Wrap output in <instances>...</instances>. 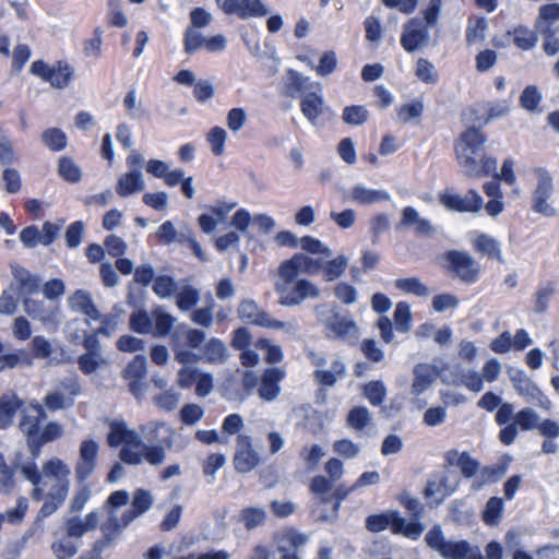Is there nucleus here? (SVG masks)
<instances>
[{"label": "nucleus", "mask_w": 559, "mask_h": 559, "mask_svg": "<svg viewBox=\"0 0 559 559\" xmlns=\"http://www.w3.org/2000/svg\"><path fill=\"white\" fill-rule=\"evenodd\" d=\"M200 300V292L191 285L183 286L176 295V305L181 311H189Z\"/></svg>", "instance_id": "ea45409f"}, {"label": "nucleus", "mask_w": 559, "mask_h": 559, "mask_svg": "<svg viewBox=\"0 0 559 559\" xmlns=\"http://www.w3.org/2000/svg\"><path fill=\"white\" fill-rule=\"evenodd\" d=\"M364 394L371 405L379 406L385 399L386 390L381 381H370L365 385Z\"/></svg>", "instance_id": "13d9d810"}, {"label": "nucleus", "mask_w": 559, "mask_h": 559, "mask_svg": "<svg viewBox=\"0 0 559 559\" xmlns=\"http://www.w3.org/2000/svg\"><path fill=\"white\" fill-rule=\"evenodd\" d=\"M239 318L248 324L264 326V328H282L283 323L280 321L271 320L269 314L261 310L253 300H243L238 307Z\"/></svg>", "instance_id": "dca6fc26"}, {"label": "nucleus", "mask_w": 559, "mask_h": 559, "mask_svg": "<svg viewBox=\"0 0 559 559\" xmlns=\"http://www.w3.org/2000/svg\"><path fill=\"white\" fill-rule=\"evenodd\" d=\"M152 289L159 298H167L176 292L177 283L169 275H158L153 282Z\"/></svg>", "instance_id": "6e6d98bb"}, {"label": "nucleus", "mask_w": 559, "mask_h": 559, "mask_svg": "<svg viewBox=\"0 0 559 559\" xmlns=\"http://www.w3.org/2000/svg\"><path fill=\"white\" fill-rule=\"evenodd\" d=\"M183 47L186 53L192 55L201 48H205V37L192 27H188L185 32Z\"/></svg>", "instance_id": "bf43d9fd"}, {"label": "nucleus", "mask_w": 559, "mask_h": 559, "mask_svg": "<svg viewBox=\"0 0 559 559\" xmlns=\"http://www.w3.org/2000/svg\"><path fill=\"white\" fill-rule=\"evenodd\" d=\"M29 72L56 90L68 87L74 78L73 67L66 60H57L52 64L40 59L35 60L31 64Z\"/></svg>", "instance_id": "20e7f679"}, {"label": "nucleus", "mask_w": 559, "mask_h": 559, "mask_svg": "<svg viewBox=\"0 0 559 559\" xmlns=\"http://www.w3.org/2000/svg\"><path fill=\"white\" fill-rule=\"evenodd\" d=\"M332 370H316L314 379L324 386H333L337 378H343L346 371V367L344 362L340 359H336L331 365Z\"/></svg>", "instance_id": "f704fd0d"}, {"label": "nucleus", "mask_w": 559, "mask_h": 559, "mask_svg": "<svg viewBox=\"0 0 559 559\" xmlns=\"http://www.w3.org/2000/svg\"><path fill=\"white\" fill-rule=\"evenodd\" d=\"M555 284L552 282L547 283L545 286L539 287L534 294V311L536 313H543L547 310L550 298L555 294Z\"/></svg>", "instance_id": "603ef678"}, {"label": "nucleus", "mask_w": 559, "mask_h": 559, "mask_svg": "<svg viewBox=\"0 0 559 559\" xmlns=\"http://www.w3.org/2000/svg\"><path fill=\"white\" fill-rule=\"evenodd\" d=\"M477 406L487 412L497 409L495 420L497 425L503 426L513 417V405L511 403H501V397L493 392H486L477 402Z\"/></svg>", "instance_id": "f3484780"}, {"label": "nucleus", "mask_w": 559, "mask_h": 559, "mask_svg": "<svg viewBox=\"0 0 559 559\" xmlns=\"http://www.w3.org/2000/svg\"><path fill=\"white\" fill-rule=\"evenodd\" d=\"M260 455L253 449L252 438L248 435H238L233 463L237 472L246 474L260 464Z\"/></svg>", "instance_id": "6e6552de"}, {"label": "nucleus", "mask_w": 559, "mask_h": 559, "mask_svg": "<svg viewBox=\"0 0 559 559\" xmlns=\"http://www.w3.org/2000/svg\"><path fill=\"white\" fill-rule=\"evenodd\" d=\"M84 234V223L75 221L71 223L66 230V243L68 248H76L80 246Z\"/></svg>", "instance_id": "69168bd1"}, {"label": "nucleus", "mask_w": 559, "mask_h": 559, "mask_svg": "<svg viewBox=\"0 0 559 559\" xmlns=\"http://www.w3.org/2000/svg\"><path fill=\"white\" fill-rule=\"evenodd\" d=\"M24 402L15 394L0 396V428L5 429L13 423L14 416Z\"/></svg>", "instance_id": "cd10ccee"}, {"label": "nucleus", "mask_w": 559, "mask_h": 559, "mask_svg": "<svg viewBox=\"0 0 559 559\" xmlns=\"http://www.w3.org/2000/svg\"><path fill=\"white\" fill-rule=\"evenodd\" d=\"M70 307L80 311L92 320H99L100 312L94 305L93 299L86 290L78 289L69 299Z\"/></svg>", "instance_id": "a878e982"}, {"label": "nucleus", "mask_w": 559, "mask_h": 559, "mask_svg": "<svg viewBox=\"0 0 559 559\" xmlns=\"http://www.w3.org/2000/svg\"><path fill=\"white\" fill-rule=\"evenodd\" d=\"M473 248L476 252L486 255L488 259L503 263L500 245L495 238L486 234H480L473 241Z\"/></svg>", "instance_id": "c85d7f7f"}, {"label": "nucleus", "mask_w": 559, "mask_h": 559, "mask_svg": "<svg viewBox=\"0 0 559 559\" xmlns=\"http://www.w3.org/2000/svg\"><path fill=\"white\" fill-rule=\"evenodd\" d=\"M143 177H120L116 190L120 197H129L144 189Z\"/></svg>", "instance_id": "4d7b16f0"}, {"label": "nucleus", "mask_w": 559, "mask_h": 559, "mask_svg": "<svg viewBox=\"0 0 559 559\" xmlns=\"http://www.w3.org/2000/svg\"><path fill=\"white\" fill-rule=\"evenodd\" d=\"M323 104L321 95L309 92L301 97L300 110L310 122L314 123L323 112Z\"/></svg>", "instance_id": "7c9ffc66"}, {"label": "nucleus", "mask_w": 559, "mask_h": 559, "mask_svg": "<svg viewBox=\"0 0 559 559\" xmlns=\"http://www.w3.org/2000/svg\"><path fill=\"white\" fill-rule=\"evenodd\" d=\"M342 119L350 126H360L368 119V110L361 105L346 106L343 109Z\"/></svg>", "instance_id": "5fc2aeb1"}, {"label": "nucleus", "mask_w": 559, "mask_h": 559, "mask_svg": "<svg viewBox=\"0 0 559 559\" xmlns=\"http://www.w3.org/2000/svg\"><path fill=\"white\" fill-rule=\"evenodd\" d=\"M301 264L295 253L290 259L283 261L278 266L280 282L276 283V292L284 295L289 286L298 277L301 271Z\"/></svg>", "instance_id": "393cba45"}, {"label": "nucleus", "mask_w": 559, "mask_h": 559, "mask_svg": "<svg viewBox=\"0 0 559 559\" xmlns=\"http://www.w3.org/2000/svg\"><path fill=\"white\" fill-rule=\"evenodd\" d=\"M284 377L285 372L282 369L276 367L266 368L260 379L259 396L267 402L275 400L280 394V382Z\"/></svg>", "instance_id": "6ab92c4d"}, {"label": "nucleus", "mask_w": 559, "mask_h": 559, "mask_svg": "<svg viewBox=\"0 0 559 559\" xmlns=\"http://www.w3.org/2000/svg\"><path fill=\"white\" fill-rule=\"evenodd\" d=\"M141 452H135L130 448L122 447L119 452L120 460L128 465H140L143 461H146L151 465H159L165 461L166 453L163 445H147L143 442L140 445Z\"/></svg>", "instance_id": "9d476101"}, {"label": "nucleus", "mask_w": 559, "mask_h": 559, "mask_svg": "<svg viewBox=\"0 0 559 559\" xmlns=\"http://www.w3.org/2000/svg\"><path fill=\"white\" fill-rule=\"evenodd\" d=\"M266 521V512L262 508L246 507L240 511V522L247 531L261 526Z\"/></svg>", "instance_id": "58836bf2"}, {"label": "nucleus", "mask_w": 559, "mask_h": 559, "mask_svg": "<svg viewBox=\"0 0 559 559\" xmlns=\"http://www.w3.org/2000/svg\"><path fill=\"white\" fill-rule=\"evenodd\" d=\"M416 76L424 83L433 84L438 81V74L430 61L419 58L416 63Z\"/></svg>", "instance_id": "e2e57ef3"}, {"label": "nucleus", "mask_w": 559, "mask_h": 559, "mask_svg": "<svg viewBox=\"0 0 559 559\" xmlns=\"http://www.w3.org/2000/svg\"><path fill=\"white\" fill-rule=\"evenodd\" d=\"M154 499L152 493L143 488H138L133 492L131 508L123 512L121 521L124 525H128L136 518L144 514L153 506Z\"/></svg>", "instance_id": "412c9836"}, {"label": "nucleus", "mask_w": 559, "mask_h": 559, "mask_svg": "<svg viewBox=\"0 0 559 559\" xmlns=\"http://www.w3.org/2000/svg\"><path fill=\"white\" fill-rule=\"evenodd\" d=\"M145 374L146 358L143 355L134 356L122 371V377L128 381L130 392L135 396L142 392V380Z\"/></svg>", "instance_id": "a211bd4d"}, {"label": "nucleus", "mask_w": 559, "mask_h": 559, "mask_svg": "<svg viewBox=\"0 0 559 559\" xmlns=\"http://www.w3.org/2000/svg\"><path fill=\"white\" fill-rule=\"evenodd\" d=\"M130 329L139 334H147L152 332V319L146 310L140 309L133 311L129 320Z\"/></svg>", "instance_id": "c03bdc74"}, {"label": "nucleus", "mask_w": 559, "mask_h": 559, "mask_svg": "<svg viewBox=\"0 0 559 559\" xmlns=\"http://www.w3.org/2000/svg\"><path fill=\"white\" fill-rule=\"evenodd\" d=\"M413 372L412 394L419 396L432 384L436 379V372L435 369L427 364H417Z\"/></svg>", "instance_id": "bb28decb"}, {"label": "nucleus", "mask_w": 559, "mask_h": 559, "mask_svg": "<svg viewBox=\"0 0 559 559\" xmlns=\"http://www.w3.org/2000/svg\"><path fill=\"white\" fill-rule=\"evenodd\" d=\"M552 193V182L551 177H540L538 181L537 188L533 194V210L536 213L543 214L545 216H554L556 214L555 209H552L547 200L550 198Z\"/></svg>", "instance_id": "5701e85b"}, {"label": "nucleus", "mask_w": 559, "mask_h": 559, "mask_svg": "<svg viewBox=\"0 0 559 559\" xmlns=\"http://www.w3.org/2000/svg\"><path fill=\"white\" fill-rule=\"evenodd\" d=\"M423 112L424 104L421 100H413L411 103L403 104L397 110L400 119L404 122H407L411 119L419 118Z\"/></svg>", "instance_id": "338daca9"}, {"label": "nucleus", "mask_w": 559, "mask_h": 559, "mask_svg": "<svg viewBox=\"0 0 559 559\" xmlns=\"http://www.w3.org/2000/svg\"><path fill=\"white\" fill-rule=\"evenodd\" d=\"M399 501L409 513L411 521L408 523H417L421 526L424 531L425 526L420 522V519L423 518L424 514V506L416 498L411 497L406 493L400 496Z\"/></svg>", "instance_id": "49530a36"}, {"label": "nucleus", "mask_w": 559, "mask_h": 559, "mask_svg": "<svg viewBox=\"0 0 559 559\" xmlns=\"http://www.w3.org/2000/svg\"><path fill=\"white\" fill-rule=\"evenodd\" d=\"M395 286L404 293L413 294L418 297L428 295V287L417 277L399 278L395 281Z\"/></svg>", "instance_id": "864d4df0"}, {"label": "nucleus", "mask_w": 559, "mask_h": 559, "mask_svg": "<svg viewBox=\"0 0 559 559\" xmlns=\"http://www.w3.org/2000/svg\"><path fill=\"white\" fill-rule=\"evenodd\" d=\"M443 258L444 267L452 276L467 285L478 282L481 266L468 252L452 249L448 250Z\"/></svg>", "instance_id": "39448f33"}, {"label": "nucleus", "mask_w": 559, "mask_h": 559, "mask_svg": "<svg viewBox=\"0 0 559 559\" xmlns=\"http://www.w3.org/2000/svg\"><path fill=\"white\" fill-rule=\"evenodd\" d=\"M180 420L188 426L197 424L204 415L203 408L194 403L185 404L180 409Z\"/></svg>", "instance_id": "0e129e2a"}, {"label": "nucleus", "mask_w": 559, "mask_h": 559, "mask_svg": "<svg viewBox=\"0 0 559 559\" xmlns=\"http://www.w3.org/2000/svg\"><path fill=\"white\" fill-rule=\"evenodd\" d=\"M507 35L512 36L514 46L524 51L533 49L538 41L537 32L525 25H516L513 29L508 31Z\"/></svg>", "instance_id": "c756f323"}, {"label": "nucleus", "mask_w": 559, "mask_h": 559, "mask_svg": "<svg viewBox=\"0 0 559 559\" xmlns=\"http://www.w3.org/2000/svg\"><path fill=\"white\" fill-rule=\"evenodd\" d=\"M154 318V331L153 334L157 337L167 336L175 324V318L162 309H156L152 312Z\"/></svg>", "instance_id": "a19ab883"}, {"label": "nucleus", "mask_w": 559, "mask_h": 559, "mask_svg": "<svg viewBox=\"0 0 559 559\" xmlns=\"http://www.w3.org/2000/svg\"><path fill=\"white\" fill-rule=\"evenodd\" d=\"M370 421V415L366 407L355 406L347 415V424L357 430H362Z\"/></svg>", "instance_id": "680f3d73"}, {"label": "nucleus", "mask_w": 559, "mask_h": 559, "mask_svg": "<svg viewBox=\"0 0 559 559\" xmlns=\"http://www.w3.org/2000/svg\"><path fill=\"white\" fill-rule=\"evenodd\" d=\"M25 312L33 319L39 320L44 323L50 322L55 318V311L47 309L46 305L41 300H34L26 298L23 301Z\"/></svg>", "instance_id": "72a5a7b5"}, {"label": "nucleus", "mask_w": 559, "mask_h": 559, "mask_svg": "<svg viewBox=\"0 0 559 559\" xmlns=\"http://www.w3.org/2000/svg\"><path fill=\"white\" fill-rule=\"evenodd\" d=\"M324 452L319 444H312L310 448L304 447L300 456L305 461L308 469H314L320 463Z\"/></svg>", "instance_id": "774afa93"}, {"label": "nucleus", "mask_w": 559, "mask_h": 559, "mask_svg": "<svg viewBox=\"0 0 559 559\" xmlns=\"http://www.w3.org/2000/svg\"><path fill=\"white\" fill-rule=\"evenodd\" d=\"M346 267L347 259L344 255H337L323 264V277L326 282L335 281L345 272Z\"/></svg>", "instance_id": "de8ad7c7"}, {"label": "nucleus", "mask_w": 559, "mask_h": 559, "mask_svg": "<svg viewBox=\"0 0 559 559\" xmlns=\"http://www.w3.org/2000/svg\"><path fill=\"white\" fill-rule=\"evenodd\" d=\"M503 513V500L499 497H491L486 502L481 518L485 524L493 526L500 523Z\"/></svg>", "instance_id": "4c0bfd02"}, {"label": "nucleus", "mask_w": 559, "mask_h": 559, "mask_svg": "<svg viewBox=\"0 0 559 559\" xmlns=\"http://www.w3.org/2000/svg\"><path fill=\"white\" fill-rule=\"evenodd\" d=\"M41 142L52 152H61L68 145L67 134L59 128H48L41 133Z\"/></svg>", "instance_id": "c9c22d12"}, {"label": "nucleus", "mask_w": 559, "mask_h": 559, "mask_svg": "<svg viewBox=\"0 0 559 559\" xmlns=\"http://www.w3.org/2000/svg\"><path fill=\"white\" fill-rule=\"evenodd\" d=\"M107 444L110 448H118L121 444L127 448H139L143 445V441L139 433L133 429H129L123 420H112L109 424Z\"/></svg>", "instance_id": "4468645a"}, {"label": "nucleus", "mask_w": 559, "mask_h": 559, "mask_svg": "<svg viewBox=\"0 0 559 559\" xmlns=\"http://www.w3.org/2000/svg\"><path fill=\"white\" fill-rule=\"evenodd\" d=\"M366 528L372 533H380L390 530L394 535L416 540L423 534V528L417 523H406V520L397 511H385L378 514H371L366 519Z\"/></svg>", "instance_id": "7ed1b4c3"}, {"label": "nucleus", "mask_w": 559, "mask_h": 559, "mask_svg": "<svg viewBox=\"0 0 559 559\" xmlns=\"http://www.w3.org/2000/svg\"><path fill=\"white\" fill-rule=\"evenodd\" d=\"M318 297L319 289L308 280H299L293 288L287 286L284 295H281V304L285 306H294L300 304L305 298Z\"/></svg>", "instance_id": "4be33fe9"}, {"label": "nucleus", "mask_w": 559, "mask_h": 559, "mask_svg": "<svg viewBox=\"0 0 559 559\" xmlns=\"http://www.w3.org/2000/svg\"><path fill=\"white\" fill-rule=\"evenodd\" d=\"M12 288L22 301L37 294L41 288L40 277L23 266L12 267Z\"/></svg>", "instance_id": "ddd939ff"}, {"label": "nucleus", "mask_w": 559, "mask_h": 559, "mask_svg": "<svg viewBox=\"0 0 559 559\" xmlns=\"http://www.w3.org/2000/svg\"><path fill=\"white\" fill-rule=\"evenodd\" d=\"M485 134L475 127L467 128L455 144L459 163L465 167L474 168L485 144Z\"/></svg>", "instance_id": "0eeeda50"}, {"label": "nucleus", "mask_w": 559, "mask_h": 559, "mask_svg": "<svg viewBox=\"0 0 559 559\" xmlns=\"http://www.w3.org/2000/svg\"><path fill=\"white\" fill-rule=\"evenodd\" d=\"M429 33L427 26L423 25L418 20H411L404 25L401 35V46L405 51L412 53L427 43Z\"/></svg>", "instance_id": "2eb2a0df"}, {"label": "nucleus", "mask_w": 559, "mask_h": 559, "mask_svg": "<svg viewBox=\"0 0 559 559\" xmlns=\"http://www.w3.org/2000/svg\"><path fill=\"white\" fill-rule=\"evenodd\" d=\"M98 449L97 442L92 439L81 442L79 460L75 464V476L80 483H84L95 471Z\"/></svg>", "instance_id": "f8f14e48"}, {"label": "nucleus", "mask_w": 559, "mask_h": 559, "mask_svg": "<svg viewBox=\"0 0 559 559\" xmlns=\"http://www.w3.org/2000/svg\"><path fill=\"white\" fill-rule=\"evenodd\" d=\"M540 102H542V95L535 85L526 86L520 96L521 107L528 111L536 110L537 107L539 106Z\"/></svg>", "instance_id": "052dcab7"}, {"label": "nucleus", "mask_w": 559, "mask_h": 559, "mask_svg": "<svg viewBox=\"0 0 559 559\" xmlns=\"http://www.w3.org/2000/svg\"><path fill=\"white\" fill-rule=\"evenodd\" d=\"M203 358L210 364H222L227 358L224 343L216 337L210 338L203 347Z\"/></svg>", "instance_id": "e433bc0d"}, {"label": "nucleus", "mask_w": 559, "mask_h": 559, "mask_svg": "<svg viewBox=\"0 0 559 559\" xmlns=\"http://www.w3.org/2000/svg\"><path fill=\"white\" fill-rule=\"evenodd\" d=\"M21 473L34 486L31 491L32 499L44 500L38 512L39 518L50 516L64 503L70 489V469L62 460H48L39 472L32 456V461L21 466Z\"/></svg>", "instance_id": "f257e3e1"}, {"label": "nucleus", "mask_w": 559, "mask_h": 559, "mask_svg": "<svg viewBox=\"0 0 559 559\" xmlns=\"http://www.w3.org/2000/svg\"><path fill=\"white\" fill-rule=\"evenodd\" d=\"M512 383L516 392L524 397L527 402L542 403L545 397L543 391L537 384L528 378L524 371L519 370L512 378Z\"/></svg>", "instance_id": "b1692460"}, {"label": "nucleus", "mask_w": 559, "mask_h": 559, "mask_svg": "<svg viewBox=\"0 0 559 559\" xmlns=\"http://www.w3.org/2000/svg\"><path fill=\"white\" fill-rule=\"evenodd\" d=\"M353 198L360 204H372L376 202L386 201L389 194L382 190H368L362 187H356L353 190Z\"/></svg>", "instance_id": "a18cd8bd"}, {"label": "nucleus", "mask_w": 559, "mask_h": 559, "mask_svg": "<svg viewBox=\"0 0 559 559\" xmlns=\"http://www.w3.org/2000/svg\"><path fill=\"white\" fill-rule=\"evenodd\" d=\"M444 461L448 466H457L464 478L474 477L479 469V462L472 457L467 451L459 452L455 449H451L445 452Z\"/></svg>", "instance_id": "aec40b11"}, {"label": "nucleus", "mask_w": 559, "mask_h": 559, "mask_svg": "<svg viewBox=\"0 0 559 559\" xmlns=\"http://www.w3.org/2000/svg\"><path fill=\"white\" fill-rule=\"evenodd\" d=\"M326 328L340 340H346L357 332V326L353 320L340 317L338 314H335L328 321Z\"/></svg>", "instance_id": "473e14b6"}, {"label": "nucleus", "mask_w": 559, "mask_h": 559, "mask_svg": "<svg viewBox=\"0 0 559 559\" xmlns=\"http://www.w3.org/2000/svg\"><path fill=\"white\" fill-rule=\"evenodd\" d=\"M441 203L450 211L459 213H476L483 207V198L473 189L464 195L459 193H443L440 195Z\"/></svg>", "instance_id": "9b49d317"}, {"label": "nucleus", "mask_w": 559, "mask_h": 559, "mask_svg": "<svg viewBox=\"0 0 559 559\" xmlns=\"http://www.w3.org/2000/svg\"><path fill=\"white\" fill-rule=\"evenodd\" d=\"M3 348L4 346L0 341V371L14 369L19 365H32V357L25 349H17L14 353L3 354Z\"/></svg>", "instance_id": "2f4dec72"}, {"label": "nucleus", "mask_w": 559, "mask_h": 559, "mask_svg": "<svg viewBox=\"0 0 559 559\" xmlns=\"http://www.w3.org/2000/svg\"><path fill=\"white\" fill-rule=\"evenodd\" d=\"M46 418L47 414L38 402H32L21 408L19 428L25 436L29 453L34 459L39 456L46 443L59 439L63 433L62 426L57 421H49L40 431V426Z\"/></svg>", "instance_id": "f03ea898"}, {"label": "nucleus", "mask_w": 559, "mask_h": 559, "mask_svg": "<svg viewBox=\"0 0 559 559\" xmlns=\"http://www.w3.org/2000/svg\"><path fill=\"white\" fill-rule=\"evenodd\" d=\"M312 85L309 83V79L304 76L301 73L295 70L288 71V82L286 84L287 94L295 97L297 94H301L309 90Z\"/></svg>", "instance_id": "09e8293b"}, {"label": "nucleus", "mask_w": 559, "mask_h": 559, "mask_svg": "<svg viewBox=\"0 0 559 559\" xmlns=\"http://www.w3.org/2000/svg\"><path fill=\"white\" fill-rule=\"evenodd\" d=\"M395 329L399 332H408L412 326V312L409 305L406 301H400L396 304L394 314Z\"/></svg>", "instance_id": "37998d69"}, {"label": "nucleus", "mask_w": 559, "mask_h": 559, "mask_svg": "<svg viewBox=\"0 0 559 559\" xmlns=\"http://www.w3.org/2000/svg\"><path fill=\"white\" fill-rule=\"evenodd\" d=\"M512 418H514L513 423L516 424L518 428L523 431H530L537 428L539 419L537 413L530 407L522 408L515 415L513 414Z\"/></svg>", "instance_id": "3c124183"}, {"label": "nucleus", "mask_w": 559, "mask_h": 559, "mask_svg": "<svg viewBox=\"0 0 559 559\" xmlns=\"http://www.w3.org/2000/svg\"><path fill=\"white\" fill-rule=\"evenodd\" d=\"M559 21V3H548L539 8L536 28L540 31L544 26L552 27L554 23Z\"/></svg>", "instance_id": "8fccbe9b"}, {"label": "nucleus", "mask_w": 559, "mask_h": 559, "mask_svg": "<svg viewBox=\"0 0 559 559\" xmlns=\"http://www.w3.org/2000/svg\"><path fill=\"white\" fill-rule=\"evenodd\" d=\"M487 28V21L485 17L471 16L467 21V27L465 31L466 41L473 44L476 41L484 40L485 31Z\"/></svg>", "instance_id": "79ce46f5"}, {"label": "nucleus", "mask_w": 559, "mask_h": 559, "mask_svg": "<svg viewBox=\"0 0 559 559\" xmlns=\"http://www.w3.org/2000/svg\"><path fill=\"white\" fill-rule=\"evenodd\" d=\"M427 546L443 559H467L472 554L471 544L465 540H447L439 525L432 526L425 536Z\"/></svg>", "instance_id": "423d86ee"}, {"label": "nucleus", "mask_w": 559, "mask_h": 559, "mask_svg": "<svg viewBox=\"0 0 559 559\" xmlns=\"http://www.w3.org/2000/svg\"><path fill=\"white\" fill-rule=\"evenodd\" d=\"M216 3L225 14L236 15L241 20L267 14V9L261 0H216Z\"/></svg>", "instance_id": "1a4fd4ad"}]
</instances>
